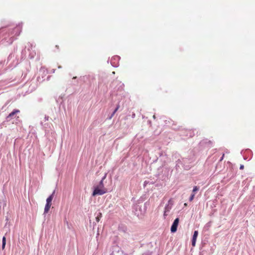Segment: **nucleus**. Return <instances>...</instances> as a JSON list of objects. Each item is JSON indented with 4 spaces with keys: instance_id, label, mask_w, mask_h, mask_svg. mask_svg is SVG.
Returning <instances> with one entry per match:
<instances>
[{
    "instance_id": "obj_1",
    "label": "nucleus",
    "mask_w": 255,
    "mask_h": 255,
    "mask_svg": "<svg viewBox=\"0 0 255 255\" xmlns=\"http://www.w3.org/2000/svg\"><path fill=\"white\" fill-rule=\"evenodd\" d=\"M107 192L108 190L107 189H101L99 188V187H96L95 188V190L93 192L92 195L93 196H95L97 195H102L106 193Z\"/></svg>"
},
{
    "instance_id": "obj_2",
    "label": "nucleus",
    "mask_w": 255,
    "mask_h": 255,
    "mask_svg": "<svg viewBox=\"0 0 255 255\" xmlns=\"http://www.w3.org/2000/svg\"><path fill=\"white\" fill-rule=\"evenodd\" d=\"M179 218H176L174 221L171 227V232L172 233H174L177 231V226L179 224Z\"/></svg>"
},
{
    "instance_id": "obj_3",
    "label": "nucleus",
    "mask_w": 255,
    "mask_h": 255,
    "mask_svg": "<svg viewBox=\"0 0 255 255\" xmlns=\"http://www.w3.org/2000/svg\"><path fill=\"white\" fill-rule=\"evenodd\" d=\"M20 112L19 110L14 109L11 113H10L6 117V120L9 121L12 118V117Z\"/></svg>"
},
{
    "instance_id": "obj_4",
    "label": "nucleus",
    "mask_w": 255,
    "mask_h": 255,
    "mask_svg": "<svg viewBox=\"0 0 255 255\" xmlns=\"http://www.w3.org/2000/svg\"><path fill=\"white\" fill-rule=\"evenodd\" d=\"M198 235V232L195 231L192 238V245L193 247H195L196 245V239Z\"/></svg>"
},
{
    "instance_id": "obj_5",
    "label": "nucleus",
    "mask_w": 255,
    "mask_h": 255,
    "mask_svg": "<svg viewBox=\"0 0 255 255\" xmlns=\"http://www.w3.org/2000/svg\"><path fill=\"white\" fill-rule=\"evenodd\" d=\"M171 210V207H169L168 205L166 206L165 208L164 212L163 214V216L164 218L168 215V213L170 212Z\"/></svg>"
},
{
    "instance_id": "obj_6",
    "label": "nucleus",
    "mask_w": 255,
    "mask_h": 255,
    "mask_svg": "<svg viewBox=\"0 0 255 255\" xmlns=\"http://www.w3.org/2000/svg\"><path fill=\"white\" fill-rule=\"evenodd\" d=\"M106 178V174H105V176L103 177L102 179L100 182L99 185L97 186V187H99V188H100L101 189H106L104 187V183H103V181Z\"/></svg>"
},
{
    "instance_id": "obj_7",
    "label": "nucleus",
    "mask_w": 255,
    "mask_h": 255,
    "mask_svg": "<svg viewBox=\"0 0 255 255\" xmlns=\"http://www.w3.org/2000/svg\"><path fill=\"white\" fill-rule=\"evenodd\" d=\"M54 194V191L53 192V193L49 197H48L47 198V199H46V203L52 204L51 202H52V199L53 198Z\"/></svg>"
},
{
    "instance_id": "obj_8",
    "label": "nucleus",
    "mask_w": 255,
    "mask_h": 255,
    "mask_svg": "<svg viewBox=\"0 0 255 255\" xmlns=\"http://www.w3.org/2000/svg\"><path fill=\"white\" fill-rule=\"evenodd\" d=\"M51 206V204H47L46 203V205H45V208H44V214H47L48 211H49V209L50 208V207Z\"/></svg>"
},
{
    "instance_id": "obj_9",
    "label": "nucleus",
    "mask_w": 255,
    "mask_h": 255,
    "mask_svg": "<svg viewBox=\"0 0 255 255\" xmlns=\"http://www.w3.org/2000/svg\"><path fill=\"white\" fill-rule=\"evenodd\" d=\"M6 244V238L3 237L2 238V249L3 250L5 248Z\"/></svg>"
},
{
    "instance_id": "obj_10",
    "label": "nucleus",
    "mask_w": 255,
    "mask_h": 255,
    "mask_svg": "<svg viewBox=\"0 0 255 255\" xmlns=\"http://www.w3.org/2000/svg\"><path fill=\"white\" fill-rule=\"evenodd\" d=\"M102 216V213H99V215L96 218V221L97 222H99V221L100 220V219L101 218Z\"/></svg>"
},
{
    "instance_id": "obj_11",
    "label": "nucleus",
    "mask_w": 255,
    "mask_h": 255,
    "mask_svg": "<svg viewBox=\"0 0 255 255\" xmlns=\"http://www.w3.org/2000/svg\"><path fill=\"white\" fill-rule=\"evenodd\" d=\"M120 107V106L119 105H118L117 108H116V109L115 110V111H114V112L113 113V114H112L111 117H110V119H111L112 118V117L114 116V115H115V114L117 112V111L118 110L119 108Z\"/></svg>"
},
{
    "instance_id": "obj_12",
    "label": "nucleus",
    "mask_w": 255,
    "mask_h": 255,
    "mask_svg": "<svg viewBox=\"0 0 255 255\" xmlns=\"http://www.w3.org/2000/svg\"><path fill=\"white\" fill-rule=\"evenodd\" d=\"M199 189V187L197 186H194L192 191L193 193H195L196 191H198Z\"/></svg>"
},
{
    "instance_id": "obj_13",
    "label": "nucleus",
    "mask_w": 255,
    "mask_h": 255,
    "mask_svg": "<svg viewBox=\"0 0 255 255\" xmlns=\"http://www.w3.org/2000/svg\"><path fill=\"white\" fill-rule=\"evenodd\" d=\"M194 196H195V193H192L189 198V201H192L194 199Z\"/></svg>"
},
{
    "instance_id": "obj_14",
    "label": "nucleus",
    "mask_w": 255,
    "mask_h": 255,
    "mask_svg": "<svg viewBox=\"0 0 255 255\" xmlns=\"http://www.w3.org/2000/svg\"><path fill=\"white\" fill-rule=\"evenodd\" d=\"M244 165H240V168L241 169H244Z\"/></svg>"
},
{
    "instance_id": "obj_15",
    "label": "nucleus",
    "mask_w": 255,
    "mask_h": 255,
    "mask_svg": "<svg viewBox=\"0 0 255 255\" xmlns=\"http://www.w3.org/2000/svg\"><path fill=\"white\" fill-rule=\"evenodd\" d=\"M224 155H225V154H223V156H222V157H221V159H220V160H221V161H222V160L223 159V158H224Z\"/></svg>"
},
{
    "instance_id": "obj_16",
    "label": "nucleus",
    "mask_w": 255,
    "mask_h": 255,
    "mask_svg": "<svg viewBox=\"0 0 255 255\" xmlns=\"http://www.w3.org/2000/svg\"><path fill=\"white\" fill-rule=\"evenodd\" d=\"M144 183H145V184H147V183H146V181H144Z\"/></svg>"
},
{
    "instance_id": "obj_17",
    "label": "nucleus",
    "mask_w": 255,
    "mask_h": 255,
    "mask_svg": "<svg viewBox=\"0 0 255 255\" xmlns=\"http://www.w3.org/2000/svg\"><path fill=\"white\" fill-rule=\"evenodd\" d=\"M144 183H145V184H147V183H146V181H144Z\"/></svg>"
},
{
    "instance_id": "obj_18",
    "label": "nucleus",
    "mask_w": 255,
    "mask_h": 255,
    "mask_svg": "<svg viewBox=\"0 0 255 255\" xmlns=\"http://www.w3.org/2000/svg\"><path fill=\"white\" fill-rule=\"evenodd\" d=\"M184 205H185V206H187V204H186V203H185V204H184Z\"/></svg>"
}]
</instances>
